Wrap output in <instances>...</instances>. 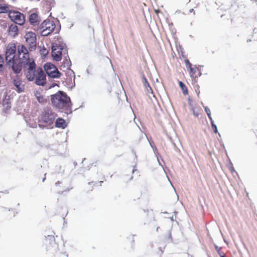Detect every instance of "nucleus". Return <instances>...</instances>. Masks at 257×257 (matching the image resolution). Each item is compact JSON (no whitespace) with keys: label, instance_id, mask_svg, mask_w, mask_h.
I'll return each instance as SVG.
<instances>
[{"label":"nucleus","instance_id":"9","mask_svg":"<svg viewBox=\"0 0 257 257\" xmlns=\"http://www.w3.org/2000/svg\"><path fill=\"white\" fill-rule=\"evenodd\" d=\"M37 76L36 77L35 83L37 85L44 86L46 83V75L44 72L41 68H40L37 71Z\"/></svg>","mask_w":257,"mask_h":257},{"label":"nucleus","instance_id":"16","mask_svg":"<svg viewBox=\"0 0 257 257\" xmlns=\"http://www.w3.org/2000/svg\"><path fill=\"white\" fill-rule=\"evenodd\" d=\"M71 65V62L69 59V58H66L64 61L63 64H62L60 66V69L62 70L63 68H66L67 69H70V67Z\"/></svg>","mask_w":257,"mask_h":257},{"label":"nucleus","instance_id":"19","mask_svg":"<svg viewBox=\"0 0 257 257\" xmlns=\"http://www.w3.org/2000/svg\"><path fill=\"white\" fill-rule=\"evenodd\" d=\"M194 69V70L193 71V72H191V71L190 70V74L191 76L195 74V73L196 72H197V75H196L195 76L197 77V76H200L201 74V73L200 72V71L197 68H196V67H195L194 68H193Z\"/></svg>","mask_w":257,"mask_h":257},{"label":"nucleus","instance_id":"40","mask_svg":"<svg viewBox=\"0 0 257 257\" xmlns=\"http://www.w3.org/2000/svg\"><path fill=\"white\" fill-rule=\"evenodd\" d=\"M159 228V227H157V231H158Z\"/></svg>","mask_w":257,"mask_h":257},{"label":"nucleus","instance_id":"37","mask_svg":"<svg viewBox=\"0 0 257 257\" xmlns=\"http://www.w3.org/2000/svg\"><path fill=\"white\" fill-rule=\"evenodd\" d=\"M45 179H46V177H45H45L43 178V180H42L43 182H44V181L45 180Z\"/></svg>","mask_w":257,"mask_h":257},{"label":"nucleus","instance_id":"12","mask_svg":"<svg viewBox=\"0 0 257 257\" xmlns=\"http://www.w3.org/2000/svg\"><path fill=\"white\" fill-rule=\"evenodd\" d=\"M13 84L16 87L17 91L18 92H21L24 91V86L22 84L21 81L19 79H14Z\"/></svg>","mask_w":257,"mask_h":257},{"label":"nucleus","instance_id":"41","mask_svg":"<svg viewBox=\"0 0 257 257\" xmlns=\"http://www.w3.org/2000/svg\"><path fill=\"white\" fill-rule=\"evenodd\" d=\"M58 33V30H57V31L55 32V33Z\"/></svg>","mask_w":257,"mask_h":257},{"label":"nucleus","instance_id":"36","mask_svg":"<svg viewBox=\"0 0 257 257\" xmlns=\"http://www.w3.org/2000/svg\"><path fill=\"white\" fill-rule=\"evenodd\" d=\"M155 11L157 14H158L160 12V11L159 10H156Z\"/></svg>","mask_w":257,"mask_h":257},{"label":"nucleus","instance_id":"15","mask_svg":"<svg viewBox=\"0 0 257 257\" xmlns=\"http://www.w3.org/2000/svg\"><path fill=\"white\" fill-rule=\"evenodd\" d=\"M142 82L144 84V87L147 90L148 92H149L150 91L152 92V89L151 86H150V84H149L147 78H146L144 74H142Z\"/></svg>","mask_w":257,"mask_h":257},{"label":"nucleus","instance_id":"11","mask_svg":"<svg viewBox=\"0 0 257 257\" xmlns=\"http://www.w3.org/2000/svg\"><path fill=\"white\" fill-rule=\"evenodd\" d=\"M9 34L10 36L15 37L18 34V28L16 24L11 25L9 29Z\"/></svg>","mask_w":257,"mask_h":257},{"label":"nucleus","instance_id":"3","mask_svg":"<svg viewBox=\"0 0 257 257\" xmlns=\"http://www.w3.org/2000/svg\"><path fill=\"white\" fill-rule=\"evenodd\" d=\"M56 115L55 112L49 107H45L40 116V122L44 123V124H39V125L41 128L49 127L53 124Z\"/></svg>","mask_w":257,"mask_h":257},{"label":"nucleus","instance_id":"35","mask_svg":"<svg viewBox=\"0 0 257 257\" xmlns=\"http://www.w3.org/2000/svg\"><path fill=\"white\" fill-rule=\"evenodd\" d=\"M60 184H61V182H60V181H57V182L55 183V185H58Z\"/></svg>","mask_w":257,"mask_h":257},{"label":"nucleus","instance_id":"7","mask_svg":"<svg viewBox=\"0 0 257 257\" xmlns=\"http://www.w3.org/2000/svg\"><path fill=\"white\" fill-rule=\"evenodd\" d=\"M27 43L29 45V49L32 51L35 50L36 48V35L32 32L27 33L25 37Z\"/></svg>","mask_w":257,"mask_h":257},{"label":"nucleus","instance_id":"1","mask_svg":"<svg viewBox=\"0 0 257 257\" xmlns=\"http://www.w3.org/2000/svg\"><path fill=\"white\" fill-rule=\"evenodd\" d=\"M18 53L19 61L17 62L16 60L11 61V63L7 64L11 66L14 72L16 74L19 73L22 67L27 71L26 76L29 81H33L35 79L36 72V64L33 59L29 58L28 50L24 45H20L18 48Z\"/></svg>","mask_w":257,"mask_h":257},{"label":"nucleus","instance_id":"23","mask_svg":"<svg viewBox=\"0 0 257 257\" xmlns=\"http://www.w3.org/2000/svg\"><path fill=\"white\" fill-rule=\"evenodd\" d=\"M185 64L186 65V66L188 68H189L190 70L191 71V72H193V71L194 70V69L192 67V64L191 63L189 62V61L188 60V59H186L185 61Z\"/></svg>","mask_w":257,"mask_h":257},{"label":"nucleus","instance_id":"39","mask_svg":"<svg viewBox=\"0 0 257 257\" xmlns=\"http://www.w3.org/2000/svg\"><path fill=\"white\" fill-rule=\"evenodd\" d=\"M197 95L199 96V91H198V92H197Z\"/></svg>","mask_w":257,"mask_h":257},{"label":"nucleus","instance_id":"27","mask_svg":"<svg viewBox=\"0 0 257 257\" xmlns=\"http://www.w3.org/2000/svg\"><path fill=\"white\" fill-rule=\"evenodd\" d=\"M37 100L39 101V102H40V103L42 102L43 99L42 96H37Z\"/></svg>","mask_w":257,"mask_h":257},{"label":"nucleus","instance_id":"29","mask_svg":"<svg viewBox=\"0 0 257 257\" xmlns=\"http://www.w3.org/2000/svg\"><path fill=\"white\" fill-rule=\"evenodd\" d=\"M210 120V122H211V123H212V122H214V121L212 119V116H211V115H210L209 116H208Z\"/></svg>","mask_w":257,"mask_h":257},{"label":"nucleus","instance_id":"20","mask_svg":"<svg viewBox=\"0 0 257 257\" xmlns=\"http://www.w3.org/2000/svg\"><path fill=\"white\" fill-rule=\"evenodd\" d=\"M40 53L41 55L46 57L48 54V51L45 47L41 48L40 50Z\"/></svg>","mask_w":257,"mask_h":257},{"label":"nucleus","instance_id":"25","mask_svg":"<svg viewBox=\"0 0 257 257\" xmlns=\"http://www.w3.org/2000/svg\"><path fill=\"white\" fill-rule=\"evenodd\" d=\"M211 124L214 132L215 133H217L218 132V131L216 125L214 124V122H212V123Z\"/></svg>","mask_w":257,"mask_h":257},{"label":"nucleus","instance_id":"33","mask_svg":"<svg viewBox=\"0 0 257 257\" xmlns=\"http://www.w3.org/2000/svg\"><path fill=\"white\" fill-rule=\"evenodd\" d=\"M3 65L2 64L0 63V71H2L3 70Z\"/></svg>","mask_w":257,"mask_h":257},{"label":"nucleus","instance_id":"26","mask_svg":"<svg viewBox=\"0 0 257 257\" xmlns=\"http://www.w3.org/2000/svg\"><path fill=\"white\" fill-rule=\"evenodd\" d=\"M46 21H47V20H45L40 25V28L41 29H44L45 28V26L46 25H47V22Z\"/></svg>","mask_w":257,"mask_h":257},{"label":"nucleus","instance_id":"21","mask_svg":"<svg viewBox=\"0 0 257 257\" xmlns=\"http://www.w3.org/2000/svg\"><path fill=\"white\" fill-rule=\"evenodd\" d=\"M8 7L6 6H3L0 5V13H6L8 12Z\"/></svg>","mask_w":257,"mask_h":257},{"label":"nucleus","instance_id":"14","mask_svg":"<svg viewBox=\"0 0 257 257\" xmlns=\"http://www.w3.org/2000/svg\"><path fill=\"white\" fill-rule=\"evenodd\" d=\"M55 126L64 128L66 126L65 120L62 118H58L55 121Z\"/></svg>","mask_w":257,"mask_h":257},{"label":"nucleus","instance_id":"13","mask_svg":"<svg viewBox=\"0 0 257 257\" xmlns=\"http://www.w3.org/2000/svg\"><path fill=\"white\" fill-rule=\"evenodd\" d=\"M29 21L31 24L36 25L40 21L39 17L36 13H33L29 17Z\"/></svg>","mask_w":257,"mask_h":257},{"label":"nucleus","instance_id":"4","mask_svg":"<svg viewBox=\"0 0 257 257\" xmlns=\"http://www.w3.org/2000/svg\"><path fill=\"white\" fill-rule=\"evenodd\" d=\"M9 17L12 21L20 26L24 25L25 22L24 15L17 11H9Z\"/></svg>","mask_w":257,"mask_h":257},{"label":"nucleus","instance_id":"18","mask_svg":"<svg viewBox=\"0 0 257 257\" xmlns=\"http://www.w3.org/2000/svg\"><path fill=\"white\" fill-rule=\"evenodd\" d=\"M46 241H49L51 245L55 244V240L54 236L52 235H48Z\"/></svg>","mask_w":257,"mask_h":257},{"label":"nucleus","instance_id":"10","mask_svg":"<svg viewBox=\"0 0 257 257\" xmlns=\"http://www.w3.org/2000/svg\"><path fill=\"white\" fill-rule=\"evenodd\" d=\"M47 25L45 26V28L43 29L41 32V35L43 36H47L51 34L55 28V24L53 21L47 20Z\"/></svg>","mask_w":257,"mask_h":257},{"label":"nucleus","instance_id":"2","mask_svg":"<svg viewBox=\"0 0 257 257\" xmlns=\"http://www.w3.org/2000/svg\"><path fill=\"white\" fill-rule=\"evenodd\" d=\"M52 104L56 108L66 113L72 112L70 98L66 93L62 91H58L57 93L51 96Z\"/></svg>","mask_w":257,"mask_h":257},{"label":"nucleus","instance_id":"31","mask_svg":"<svg viewBox=\"0 0 257 257\" xmlns=\"http://www.w3.org/2000/svg\"><path fill=\"white\" fill-rule=\"evenodd\" d=\"M215 247L216 250H217L218 252V253L220 252H219V250H220V248H219L218 246H217V245L215 246Z\"/></svg>","mask_w":257,"mask_h":257},{"label":"nucleus","instance_id":"34","mask_svg":"<svg viewBox=\"0 0 257 257\" xmlns=\"http://www.w3.org/2000/svg\"><path fill=\"white\" fill-rule=\"evenodd\" d=\"M189 12H190V13H194V14H195V12H194V10H193V9H190V10H189Z\"/></svg>","mask_w":257,"mask_h":257},{"label":"nucleus","instance_id":"17","mask_svg":"<svg viewBox=\"0 0 257 257\" xmlns=\"http://www.w3.org/2000/svg\"><path fill=\"white\" fill-rule=\"evenodd\" d=\"M179 86L181 88L183 94H187L188 93V90L184 83H183L182 81H179Z\"/></svg>","mask_w":257,"mask_h":257},{"label":"nucleus","instance_id":"32","mask_svg":"<svg viewBox=\"0 0 257 257\" xmlns=\"http://www.w3.org/2000/svg\"><path fill=\"white\" fill-rule=\"evenodd\" d=\"M219 254L220 255V257H225V254L223 253L219 252Z\"/></svg>","mask_w":257,"mask_h":257},{"label":"nucleus","instance_id":"28","mask_svg":"<svg viewBox=\"0 0 257 257\" xmlns=\"http://www.w3.org/2000/svg\"><path fill=\"white\" fill-rule=\"evenodd\" d=\"M193 114L196 117H197L199 115V113L197 112H196L194 109H193Z\"/></svg>","mask_w":257,"mask_h":257},{"label":"nucleus","instance_id":"30","mask_svg":"<svg viewBox=\"0 0 257 257\" xmlns=\"http://www.w3.org/2000/svg\"><path fill=\"white\" fill-rule=\"evenodd\" d=\"M56 85V83H53L51 86H49V88H51L55 87Z\"/></svg>","mask_w":257,"mask_h":257},{"label":"nucleus","instance_id":"24","mask_svg":"<svg viewBox=\"0 0 257 257\" xmlns=\"http://www.w3.org/2000/svg\"><path fill=\"white\" fill-rule=\"evenodd\" d=\"M201 104L204 107L205 111L207 113V115L209 116V115H211V111H210L209 108L207 106H204L202 102H201Z\"/></svg>","mask_w":257,"mask_h":257},{"label":"nucleus","instance_id":"5","mask_svg":"<svg viewBox=\"0 0 257 257\" xmlns=\"http://www.w3.org/2000/svg\"><path fill=\"white\" fill-rule=\"evenodd\" d=\"M45 71L49 77L53 78H58L61 76V73L57 68L51 63H47L44 66Z\"/></svg>","mask_w":257,"mask_h":257},{"label":"nucleus","instance_id":"38","mask_svg":"<svg viewBox=\"0 0 257 257\" xmlns=\"http://www.w3.org/2000/svg\"><path fill=\"white\" fill-rule=\"evenodd\" d=\"M169 238H171V234L169 233Z\"/></svg>","mask_w":257,"mask_h":257},{"label":"nucleus","instance_id":"8","mask_svg":"<svg viewBox=\"0 0 257 257\" xmlns=\"http://www.w3.org/2000/svg\"><path fill=\"white\" fill-rule=\"evenodd\" d=\"M63 47L60 45L56 44L52 47V56L56 61H59L62 58V51Z\"/></svg>","mask_w":257,"mask_h":257},{"label":"nucleus","instance_id":"22","mask_svg":"<svg viewBox=\"0 0 257 257\" xmlns=\"http://www.w3.org/2000/svg\"><path fill=\"white\" fill-rule=\"evenodd\" d=\"M9 99L5 98L3 101V105L6 107L7 109H10L11 106L10 105V103L8 101Z\"/></svg>","mask_w":257,"mask_h":257},{"label":"nucleus","instance_id":"6","mask_svg":"<svg viewBox=\"0 0 257 257\" xmlns=\"http://www.w3.org/2000/svg\"><path fill=\"white\" fill-rule=\"evenodd\" d=\"M16 47L14 43H10L6 48L5 52V59L7 63H11L15 60L16 52Z\"/></svg>","mask_w":257,"mask_h":257}]
</instances>
